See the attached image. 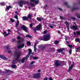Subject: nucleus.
I'll use <instances>...</instances> for the list:
<instances>
[{
	"label": "nucleus",
	"instance_id": "62",
	"mask_svg": "<svg viewBox=\"0 0 80 80\" xmlns=\"http://www.w3.org/2000/svg\"><path fill=\"white\" fill-rule=\"evenodd\" d=\"M18 43H20V41H18Z\"/></svg>",
	"mask_w": 80,
	"mask_h": 80
},
{
	"label": "nucleus",
	"instance_id": "18",
	"mask_svg": "<svg viewBox=\"0 0 80 80\" xmlns=\"http://www.w3.org/2000/svg\"><path fill=\"white\" fill-rule=\"evenodd\" d=\"M20 23V22H19V21L18 20L17 21V22H16V27H17L18 25H19V23Z\"/></svg>",
	"mask_w": 80,
	"mask_h": 80
},
{
	"label": "nucleus",
	"instance_id": "25",
	"mask_svg": "<svg viewBox=\"0 0 80 80\" xmlns=\"http://www.w3.org/2000/svg\"><path fill=\"white\" fill-rule=\"evenodd\" d=\"M11 22L12 23H13L15 22V20L12 19V18H11L10 19Z\"/></svg>",
	"mask_w": 80,
	"mask_h": 80
},
{
	"label": "nucleus",
	"instance_id": "48",
	"mask_svg": "<svg viewBox=\"0 0 80 80\" xmlns=\"http://www.w3.org/2000/svg\"><path fill=\"white\" fill-rule=\"evenodd\" d=\"M58 10H62V8H58Z\"/></svg>",
	"mask_w": 80,
	"mask_h": 80
},
{
	"label": "nucleus",
	"instance_id": "60",
	"mask_svg": "<svg viewBox=\"0 0 80 80\" xmlns=\"http://www.w3.org/2000/svg\"><path fill=\"white\" fill-rule=\"evenodd\" d=\"M12 40V42H14L15 41V39H13Z\"/></svg>",
	"mask_w": 80,
	"mask_h": 80
},
{
	"label": "nucleus",
	"instance_id": "39",
	"mask_svg": "<svg viewBox=\"0 0 80 80\" xmlns=\"http://www.w3.org/2000/svg\"><path fill=\"white\" fill-rule=\"evenodd\" d=\"M7 48L8 50H10V46H7Z\"/></svg>",
	"mask_w": 80,
	"mask_h": 80
},
{
	"label": "nucleus",
	"instance_id": "28",
	"mask_svg": "<svg viewBox=\"0 0 80 80\" xmlns=\"http://www.w3.org/2000/svg\"><path fill=\"white\" fill-rule=\"evenodd\" d=\"M14 18H16V19H17V20H18V16H17V15H16L14 16Z\"/></svg>",
	"mask_w": 80,
	"mask_h": 80
},
{
	"label": "nucleus",
	"instance_id": "12",
	"mask_svg": "<svg viewBox=\"0 0 80 80\" xmlns=\"http://www.w3.org/2000/svg\"><path fill=\"white\" fill-rule=\"evenodd\" d=\"M0 58L2 59L5 60H7V58H6L5 57H4V56L3 55H0Z\"/></svg>",
	"mask_w": 80,
	"mask_h": 80
},
{
	"label": "nucleus",
	"instance_id": "2",
	"mask_svg": "<svg viewBox=\"0 0 80 80\" xmlns=\"http://www.w3.org/2000/svg\"><path fill=\"white\" fill-rule=\"evenodd\" d=\"M28 50L29 51L28 54L26 56V58L24 57L22 60L21 61L22 63H24L25 60H27V59H28V58L29 57V56H30V55H31L32 52V49H28Z\"/></svg>",
	"mask_w": 80,
	"mask_h": 80
},
{
	"label": "nucleus",
	"instance_id": "58",
	"mask_svg": "<svg viewBox=\"0 0 80 80\" xmlns=\"http://www.w3.org/2000/svg\"><path fill=\"white\" fill-rule=\"evenodd\" d=\"M41 72V70L40 69L38 70V72Z\"/></svg>",
	"mask_w": 80,
	"mask_h": 80
},
{
	"label": "nucleus",
	"instance_id": "29",
	"mask_svg": "<svg viewBox=\"0 0 80 80\" xmlns=\"http://www.w3.org/2000/svg\"><path fill=\"white\" fill-rule=\"evenodd\" d=\"M26 37H28L29 38H32V36L28 35H27Z\"/></svg>",
	"mask_w": 80,
	"mask_h": 80
},
{
	"label": "nucleus",
	"instance_id": "63",
	"mask_svg": "<svg viewBox=\"0 0 80 80\" xmlns=\"http://www.w3.org/2000/svg\"><path fill=\"white\" fill-rule=\"evenodd\" d=\"M74 34L75 35H76V32H74Z\"/></svg>",
	"mask_w": 80,
	"mask_h": 80
},
{
	"label": "nucleus",
	"instance_id": "33",
	"mask_svg": "<svg viewBox=\"0 0 80 80\" xmlns=\"http://www.w3.org/2000/svg\"><path fill=\"white\" fill-rule=\"evenodd\" d=\"M58 42H59V41H56L54 42V44H58Z\"/></svg>",
	"mask_w": 80,
	"mask_h": 80
},
{
	"label": "nucleus",
	"instance_id": "5",
	"mask_svg": "<svg viewBox=\"0 0 80 80\" xmlns=\"http://www.w3.org/2000/svg\"><path fill=\"white\" fill-rule=\"evenodd\" d=\"M28 1H20L18 3V5H19L20 7H23V5H25V4H28Z\"/></svg>",
	"mask_w": 80,
	"mask_h": 80
},
{
	"label": "nucleus",
	"instance_id": "1",
	"mask_svg": "<svg viewBox=\"0 0 80 80\" xmlns=\"http://www.w3.org/2000/svg\"><path fill=\"white\" fill-rule=\"evenodd\" d=\"M41 40L44 41H48L50 40V34H47L44 36L43 38L41 37Z\"/></svg>",
	"mask_w": 80,
	"mask_h": 80
},
{
	"label": "nucleus",
	"instance_id": "43",
	"mask_svg": "<svg viewBox=\"0 0 80 80\" xmlns=\"http://www.w3.org/2000/svg\"><path fill=\"white\" fill-rule=\"evenodd\" d=\"M10 70H6V72H7L8 73V72H10Z\"/></svg>",
	"mask_w": 80,
	"mask_h": 80
},
{
	"label": "nucleus",
	"instance_id": "38",
	"mask_svg": "<svg viewBox=\"0 0 80 80\" xmlns=\"http://www.w3.org/2000/svg\"><path fill=\"white\" fill-rule=\"evenodd\" d=\"M76 33L78 35H80V31H77Z\"/></svg>",
	"mask_w": 80,
	"mask_h": 80
},
{
	"label": "nucleus",
	"instance_id": "22",
	"mask_svg": "<svg viewBox=\"0 0 80 80\" xmlns=\"http://www.w3.org/2000/svg\"><path fill=\"white\" fill-rule=\"evenodd\" d=\"M37 20H38L39 22H40V21H42V19H41V18H37Z\"/></svg>",
	"mask_w": 80,
	"mask_h": 80
},
{
	"label": "nucleus",
	"instance_id": "27",
	"mask_svg": "<svg viewBox=\"0 0 80 80\" xmlns=\"http://www.w3.org/2000/svg\"><path fill=\"white\" fill-rule=\"evenodd\" d=\"M17 39L18 40H21V39H22V38H21L20 37V36H18L17 37Z\"/></svg>",
	"mask_w": 80,
	"mask_h": 80
},
{
	"label": "nucleus",
	"instance_id": "21",
	"mask_svg": "<svg viewBox=\"0 0 80 80\" xmlns=\"http://www.w3.org/2000/svg\"><path fill=\"white\" fill-rule=\"evenodd\" d=\"M75 41L76 42H79L80 41V39L79 38H76L75 39Z\"/></svg>",
	"mask_w": 80,
	"mask_h": 80
},
{
	"label": "nucleus",
	"instance_id": "14",
	"mask_svg": "<svg viewBox=\"0 0 80 80\" xmlns=\"http://www.w3.org/2000/svg\"><path fill=\"white\" fill-rule=\"evenodd\" d=\"M64 23L66 24L67 28H68V30H69V24L67 22H65Z\"/></svg>",
	"mask_w": 80,
	"mask_h": 80
},
{
	"label": "nucleus",
	"instance_id": "47",
	"mask_svg": "<svg viewBox=\"0 0 80 80\" xmlns=\"http://www.w3.org/2000/svg\"><path fill=\"white\" fill-rule=\"evenodd\" d=\"M68 46L69 47H70V48H72V46L71 45H68Z\"/></svg>",
	"mask_w": 80,
	"mask_h": 80
},
{
	"label": "nucleus",
	"instance_id": "3",
	"mask_svg": "<svg viewBox=\"0 0 80 80\" xmlns=\"http://www.w3.org/2000/svg\"><path fill=\"white\" fill-rule=\"evenodd\" d=\"M17 57L14 60V62H13V63H15L17 62H18L19 61V58H20V55H22V53L21 52H18L16 54Z\"/></svg>",
	"mask_w": 80,
	"mask_h": 80
},
{
	"label": "nucleus",
	"instance_id": "23",
	"mask_svg": "<svg viewBox=\"0 0 80 80\" xmlns=\"http://www.w3.org/2000/svg\"><path fill=\"white\" fill-rule=\"evenodd\" d=\"M0 4H1V6H3L5 5V2H1L0 3Z\"/></svg>",
	"mask_w": 80,
	"mask_h": 80
},
{
	"label": "nucleus",
	"instance_id": "13",
	"mask_svg": "<svg viewBox=\"0 0 80 80\" xmlns=\"http://www.w3.org/2000/svg\"><path fill=\"white\" fill-rule=\"evenodd\" d=\"M73 65L72 64L71 65V66L70 67V68H69L68 70V72H70V71H71V70H72V69L73 68Z\"/></svg>",
	"mask_w": 80,
	"mask_h": 80
},
{
	"label": "nucleus",
	"instance_id": "59",
	"mask_svg": "<svg viewBox=\"0 0 80 80\" xmlns=\"http://www.w3.org/2000/svg\"><path fill=\"white\" fill-rule=\"evenodd\" d=\"M3 33H4V34H6V33H7V32H3Z\"/></svg>",
	"mask_w": 80,
	"mask_h": 80
},
{
	"label": "nucleus",
	"instance_id": "41",
	"mask_svg": "<svg viewBox=\"0 0 80 80\" xmlns=\"http://www.w3.org/2000/svg\"><path fill=\"white\" fill-rule=\"evenodd\" d=\"M58 53H60L61 52H62V50H61V49H58Z\"/></svg>",
	"mask_w": 80,
	"mask_h": 80
},
{
	"label": "nucleus",
	"instance_id": "9",
	"mask_svg": "<svg viewBox=\"0 0 80 80\" xmlns=\"http://www.w3.org/2000/svg\"><path fill=\"white\" fill-rule=\"evenodd\" d=\"M40 77V73H38L33 76V78H38Z\"/></svg>",
	"mask_w": 80,
	"mask_h": 80
},
{
	"label": "nucleus",
	"instance_id": "52",
	"mask_svg": "<svg viewBox=\"0 0 80 80\" xmlns=\"http://www.w3.org/2000/svg\"><path fill=\"white\" fill-rule=\"evenodd\" d=\"M47 7V5H46L44 6V8H46Z\"/></svg>",
	"mask_w": 80,
	"mask_h": 80
},
{
	"label": "nucleus",
	"instance_id": "44",
	"mask_svg": "<svg viewBox=\"0 0 80 80\" xmlns=\"http://www.w3.org/2000/svg\"><path fill=\"white\" fill-rule=\"evenodd\" d=\"M71 19L73 20H75V18L74 17H72Z\"/></svg>",
	"mask_w": 80,
	"mask_h": 80
},
{
	"label": "nucleus",
	"instance_id": "24",
	"mask_svg": "<svg viewBox=\"0 0 80 80\" xmlns=\"http://www.w3.org/2000/svg\"><path fill=\"white\" fill-rule=\"evenodd\" d=\"M27 45H28V46H30V45H31V43H30V42L28 41L27 42Z\"/></svg>",
	"mask_w": 80,
	"mask_h": 80
},
{
	"label": "nucleus",
	"instance_id": "7",
	"mask_svg": "<svg viewBox=\"0 0 80 80\" xmlns=\"http://www.w3.org/2000/svg\"><path fill=\"white\" fill-rule=\"evenodd\" d=\"M55 67H58V66H60V63L59 62V61L58 60H56L55 61V63L54 64Z\"/></svg>",
	"mask_w": 80,
	"mask_h": 80
},
{
	"label": "nucleus",
	"instance_id": "51",
	"mask_svg": "<svg viewBox=\"0 0 80 80\" xmlns=\"http://www.w3.org/2000/svg\"><path fill=\"white\" fill-rule=\"evenodd\" d=\"M61 51L62 52V51H64V50L65 48H62L61 49Z\"/></svg>",
	"mask_w": 80,
	"mask_h": 80
},
{
	"label": "nucleus",
	"instance_id": "45",
	"mask_svg": "<svg viewBox=\"0 0 80 80\" xmlns=\"http://www.w3.org/2000/svg\"><path fill=\"white\" fill-rule=\"evenodd\" d=\"M69 54H72V50H71L69 51Z\"/></svg>",
	"mask_w": 80,
	"mask_h": 80
},
{
	"label": "nucleus",
	"instance_id": "8",
	"mask_svg": "<svg viewBox=\"0 0 80 80\" xmlns=\"http://www.w3.org/2000/svg\"><path fill=\"white\" fill-rule=\"evenodd\" d=\"M42 26L41 24H39L35 28L36 30H40L42 29Z\"/></svg>",
	"mask_w": 80,
	"mask_h": 80
},
{
	"label": "nucleus",
	"instance_id": "42",
	"mask_svg": "<svg viewBox=\"0 0 80 80\" xmlns=\"http://www.w3.org/2000/svg\"><path fill=\"white\" fill-rule=\"evenodd\" d=\"M29 26L30 27H33V24H32V23H31L30 25Z\"/></svg>",
	"mask_w": 80,
	"mask_h": 80
},
{
	"label": "nucleus",
	"instance_id": "36",
	"mask_svg": "<svg viewBox=\"0 0 80 80\" xmlns=\"http://www.w3.org/2000/svg\"><path fill=\"white\" fill-rule=\"evenodd\" d=\"M9 75V73H7L5 75V77H7V76H8Z\"/></svg>",
	"mask_w": 80,
	"mask_h": 80
},
{
	"label": "nucleus",
	"instance_id": "4",
	"mask_svg": "<svg viewBox=\"0 0 80 80\" xmlns=\"http://www.w3.org/2000/svg\"><path fill=\"white\" fill-rule=\"evenodd\" d=\"M30 5L33 6L35 5L34 2H35V4L37 5L39 2V1H38V0H30Z\"/></svg>",
	"mask_w": 80,
	"mask_h": 80
},
{
	"label": "nucleus",
	"instance_id": "20",
	"mask_svg": "<svg viewBox=\"0 0 80 80\" xmlns=\"http://www.w3.org/2000/svg\"><path fill=\"white\" fill-rule=\"evenodd\" d=\"M79 51H80V48L79 47L78 48H76V52H79Z\"/></svg>",
	"mask_w": 80,
	"mask_h": 80
},
{
	"label": "nucleus",
	"instance_id": "50",
	"mask_svg": "<svg viewBox=\"0 0 80 80\" xmlns=\"http://www.w3.org/2000/svg\"><path fill=\"white\" fill-rule=\"evenodd\" d=\"M64 4L66 5H68V3L67 2H65Z\"/></svg>",
	"mask_w": 80,
	"mask_h": 80
},
{
	"label": "nucleus",
	"instance_id": "30",
	"mask_svg": "<svg viewBox=\"0 0 80 80\" xmlns=\"http://www.w3.org/2000/svg\"><path fill=\"white\" fill-rule=\"evenodd\" d=\"M31 17H32V15L30 14H29L28 16V18H31Z\"/></svg>",
	"mask_w": 80,
	"mask_h": 80
},
{
	"label": "nucleus",
	"instance_id": "57",
	"mask_svg": "<svg viewBox=\"0 0 80 80\" xmlns=\"http://www.w3.org/2000/svg\"><path fill=\"white\" fill-rule=\"evenodd\" d=\"M11 52H12V51H8V53H11Z\"/></svg>",
	"mask_w": 80,
	"mask_h": 80
},
{
	"label": "nucleus",
	"instance_id": "37",
	"mask_svg": "<svg viewBox=\"0 0 80 80\" xmlns=\"http://www.w3.org/2000/svg\"><path fill=\"white\" fill-rule=\"evenodd\" d=\"M78 10V8L75 7L73 8H72V10Z\"/></svg>",
	"mask_w": 80,
	"mask_h": 80
},
{
	"label": "nucleus",
	"instance_id": "34",
	"mask_svg": "<svg viewBox=\"0 0 80 80\" xmlns=\"http://www.w3.org/2000/svg\"><path fill=\"white\" fill-rule=\"evenodd\" d=\"M48 27H50V28H53V27L51 25V24H49Z\"/></svg>",
	"mask_w": 80,
	"mask_h": 80
},
{
	"label": "nucleus",
	"instance_id": "11",
	"mask_svg": "<svg viewBox=\"0 0 80 80\" xmlns=\"http://www.w3.org/2000/svg\"><path fill=\"white\" fill-rule=\"evenodd\" d=\"M71 29H73V30H77L78 28L77 26H72L71 27Z\"/></svg>",
	"mask_w": 80,
	"mask_h": 80
},
{
	"label": "nucleus",
	"instance_id": "15",
	"mask_svg": "<svg viewBox=\"0 0 80 80\" xmlns=\"http://www.w3.org/2000/svg\"><path fill=\"white\" fill-rule=\"evenodd\" d=\"M37 46V43H35L34 46V52H36V50H37V48H36V47Z\"/></svg>",
	"mask_w": 80,
	"mask_h": 80
},
{
	"label": "nucleus",
	"instance_id": "40",
	"mask_svg": "<svg viewBox=\"0 0 80 80\" xmlns=\"http://www.w3.org/2000/svg\"><path fill=\"white\" fill-rule=\"evenodd\" d=\"M35 62L34 61H32V62H31V65H32V64H33V63H35Z\"/></svg>",
	"mask_w": 80,
	"mask_h": 80
},
{
	"label": "nucleus",
	"instance_id": "56",
	"mask_svg": "<svg viewBox=\"0 0 80 80\" xmlns=\"http://www.w3.org/2000/svg\"><path fill=\"white\" fill-rule=\"evenodd\" d=\"M24 39H23V38H22V40H21V42H24Z\"/></svg>",
	"mask_w": 80,
	"mask_h": 80
},
{
	"label": "nucleus",
	"instance_id": "31",
	"mask_svg": "<svg viewBox=\"0 0 80 80\" xmlns=\"http://www.w3.org/2000/svg\"><path fill=\"white\" fill-rule=\"evenodd\" d=\"M10 33H8L7 34H5L4 35V37H7V36H8V35H10Z\"/></svg>",
	"mask_w": 80,
	"mask_h": 80
},
{
	"label": "nucleus",
	"instance_id": "10",
	"mask_svg": "<svg viewBox=\"0 0 80 80\" xmlns=\"http://www.w3.org/2000/svg\"><path fill=\"white\" fill-rule=\"evenodd\" d=\"M25 46V44L23 43H21L18 46V48H23Z\"/></svg>",
	"mask_w": 80,
	"mask_h": 80
},
{
	"label": "nucleus",
	"instance_id": "55",
	"mask_svg": "<svg viewBox=\"0 0 80 80\" xmlns=\"http://www.w3.org/2000/svg\"><path fill=\"white\" fill-rule=\"evenodd\" d=\"M36 29H35H35H33V31L34 32H36Z\"/></svg>",
	"mask_w": 80,
	"mask_h": 80
},
{
	"label": "nucleus",
	"instance_id": "17",
	"mask_svg": "<svg viewBox=\"0 0 80 80\" xmlns=\"http://www.w3.org/2000/svg\"><path fill=\"white\" fill-rule=\"evenodd\" d=\"M38 48H42L41 49L42 50H44V48H45V46L41 45L38 46Z\"/></svg>",
	"mask_w": 80,
	"mask_h": 80
},
{
	"label": "nucleus",
	"instance_id": "54",
	"mask_svg": "<svg viewBox=\"0 0 80 80\" xmlns=\"http://www.w3.org/2000/svg\"><path fill=\"white\" fill-rule=\"evenodd\" d=\"M47 31H45L44 32V33H47Z\"/></svg>",
	"mask_w": 80,
	"mask_h": 80
},
{
	"label": "nucleus",
	"instance_id": "61",
	"mask_svg": "<svg viewBox=\"0 0 80 80\" xmlns=\"http://www.w3.org/2000/svg\"><path fill=\"white\" fill-rule=\"evenodd\" d=\"M32 10H36V9H35V8H32Z\"/></svg>",
	"mask_w": 80,
	"mask_h": 80
},
{
	"label": "nucleus",
	"instance_id": "6",
	"mask_svg": "<svg viewBox=\"0 0 80 80\" xmlns=\"http://www.w3.org/2000/svg\"><path fill=\"white\" fill-rule=\"evenodd\" d=\"M22 28L23 30L25 31L26 32H28V28H27V27L24 25H23L22 27Z\"/></svg>",
	"mask_w": 80,
	"mask_h": 80
},
{
	"label": "nucleus",
	"instance_id": "35",
	"mask_svg": "<svg viewBox=\"0 0 80 80\" xmlns=\"http://www.w3.org/2000/svg\"><path fill=\"white\" fill-rule=\"evenodd\" d=\"M77 17H78V18H80V14H78L77 15Z\"/></svg>",
	"mask_w": 80,
	"mask_h": 80
},
{
	"label": "nucleus",
	"instance_id": "49",
	"mask_svg": "<svg viewBox=\"0 0 80 80\" xmlns=\"http://www.w3.org/2000/svg\"><path fill=\"white\" fill-rule=\"evenodd\" d=\"M60 18L61 20H62V19H63V18L62 16H60Z\"/></svg>",
	"mask_w": 80,
	"mask_h": 80
},
{
	"label": "nucleus",
	"instance_id": "32",
	"mask_svg": "<svg viewBox=\"0 0 80 80\" xmlns=\"http://www.w3.org/2000/svg\"><path fill=\"white\" fill-rule=\"evenodd\" d=\"M38 57H34L33 58V60H37V59H38Z\"/></svg>",
	"mask_w": 80,
	"mask_h": 80
},
{
	"label": "nucleus",
	"instance_id": "46",
	"mask_svg": "<svg viewBox=\"0 0 80 80\" xmlns=\"http://www.w3.org/2000/svg\"><path fill=\"white\" fill-rule=\"evenodd\" d=\"M68 63H69V65H71V61H68Z\"/></svg>",
	"mask_w": 80,
	"mask_h": 80
},
{
	"label": "nucleus",
	"instance_id": "19",
	"mask_svg": "<svg viewBox=\"0 0 80 80\" xmlns=\"http://www.w3.org/2000/svg\"><path fill=\"white\" fill-rule=\"evenodd\" d=\"M12 6H7L6 7V9L7 10H9L10 8H12Z\"/></svg>",
	"mask_w": 80,
	"mask_h": 80
},
{
	"label": "nucleus",
	"instance_id": "16",
	"mask_svg": "<svg viewBox=\"0 0 80 80\" xmlns=\"http://www.w3.org/2000/svg\"><path fill=\"white\" fill-rule=\"evenodd\" d=\"M22 18L23 20H28V18L27 17H22Z\"/></svg>",
	"mask_w": 80,
	"mask_h": 80
},
{
	"label": "nucleus",
	"instance_id": "53",
	"mask_svg": "<svg viewBox=\"0 0 80 80\" xmlns=\"http://www.w3.org/2000/svg\"><path fill=\"white\" fill-rule=\"evenodd\" d=\"M58 33L60 34V33H61V32H60V31L58 30Z\"/></svg>",
	"mask_w": 80,
	"mask_h": 80
},
{
	"label": "nucleus",
	"instance_id": "26",
	"mask_svg": "<svg viewBox=\"0 0 80 80\" xmlns=\"http://www.w3.org/2000/svg\"><path fill=\"white\" fill-rule=\"evenodd\" d=\"M16 67H17L16 65H12V68H15Z\"/></svg>",
	"mask_w": 80,
	"mask_h": 80
},
{
	"label": "nucleus",
	"instance_id": "64",
	"mask_svg": "<svg viewBox=\"0 0 80 80\" xmlns=\"http://www.w3.org/2000/svg\"><path fill=\"white\" fill-rule=\"evenodd\" d=\"M47 78H46L44 79V80H47Z\"/></svg>",
	"mask_w": 80,
	"mask_h": 80
}]
</instances>
